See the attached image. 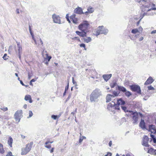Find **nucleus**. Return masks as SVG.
Wrapping results in <instances>:
<instances>
[{"label":"nucleus","mask_w":156,"mask_h":156,"mask_svg":"<svg viewBox=\"0 0 156 156\" xmlns=\"http://www.w3.org/2000/svg\"><path fill=\"white\" fill-rule=\"evenodd\" d=\"M94 32L95 33L93 34V35L98 36L101 34H106L108 32V30L105 28L103 26H100L95 30Z\"/></svg>","instance_id":"obj_1"},{"label":"nucleus","mask_w":156,"mask_h":156,"mask_svg":"<svg viewBox=\"0 0 156 156\" xmlns=\"http://www.w3.org/2000/svg\"><path fill=\"white\" fill-rule=\"evenodd\" d=\"M33 144V142H31L27 144L25 147L22 148L21 154L25 155L28 153L31 150Z\"/></svg>","instance_id":"obj_2"},{"label":"nucleus","mask_w":156,"mask_h":156,"mask_svg":"<svg viewBox=\"0 0 156 156\" xmlns=\"http://www.w3.org/2000/svg\"><path fill=\"white\" fill-rule=\"evenodd\" d=\"M78 29L81 31H84L87 32L90 28V24L87 21H83L78 26Z\"/></svg>","instance_id":"obj_3"},{"label":"nucleus","mask_w":156,"mask_h":156,"mask_svg":"<svg viewBox=\"0 0 156 156\" xmlns=\"http://www.w3.org/2000/svg\"><path fill=\"white\" fill-rule=\"evenodd\" d=\"M76 15L75 14H73L69 16V15L67 14L66 16V18L68 21L69 23H71V21L72 22L74 23L77 24L78 23V19L76 17Z\"/></svg>","instance_id":"obj_4"},{"label":"nucleus","mask_w":156,"mask_h":156,"mask_svg":"<svg viewBox=\"0 0 156 156\" xmlns=\"http://www.w3.org/2000/svg\"><path fill=\"white\" fill-rule=\"evenodd\" d=\"M112 102L114 103L113 104H112L111 103H109L108 105L107 108L108 110L115 113V110H119V105H116L115 102Z\"/></svg>","instance_id":"obj_5"},{"label":"nucleus","mask_w":156,"mask_h":156,"mask_svg":"<svg viewBox=\"0 0 156 156\" xmlns=\"http://www.w3.org/2000/svg\"><path fill=\"white\" fill-rule=\"evenodd\" d=\"M100 95V94L98 90H93L90 96V99L91 101H95Z\"/></svg>","instance_id":"obj_6"},{"label":"nucleus","mask_w":156,"mask_h":156,"mask_svg":"<svg viewBox=\"0 0 156 156\" xmlns=\"http://www.w3.org/2000/svg\"><path fill=\"white\" fill-rule=\"evenodd\" d=\"M14 118L16 122H19L21 118L23 117V111L19 110L17 111L14 114Z\"/></svg>","instance_id":"obj_7"},{"label":"nucleus","mask_w":156,"mask_h":156,"mask_svg":"<svg viewBox=\"0 0 156 156\" xmlns=\"http://www.w3.org/2000/svg\"><path fill=\"white\" fill-rule=\"evenodd\" d=\"M130 89L133 91L136 92L138 94H141V90L140 87L137 85H132L129 86Z\"/></svg>","instance_id":"obj_8"},{"label":"nucleus","mask_w":156,"mask_h":156,"mask_svg":"<svg viewBox=\"0 0 156 156\" xmlns=\"http://www.w3.org/2000/svg\"><path fill=\"white\" fill-rule=\"evenodd\" d=\"M29 30L30 32V33L32 36V38L34 40L35 44L36 45H39L41 44V45H43V42L41 40V39L40 38H38L37 40H36L34 37V36L33 35L32 32L31 31V28L30 26H29Z\"/></svg>","instance_id":"obj_9"},{"label":"nucleus","mask_w":156,"mask_h":156,"mask_svg":"<svg viewBox=\"0 0 156 156\" xmlns=\"http://www.w3.org/2000/svg\"><path fill=\"white\" fill-rule=\"evenodd\" d=\"M133 115L132 118L133 119V123L135 124H136L139 117L138 114L137 112H133L132 111H129Z\"/></svg>","instance_id":"obj_10"},{"label":"nucleus","mask_w":156,"mask_h":156,"mask_svg":"<svg viewBox=\"0 0 156 156\" xmlns=\"http://www.w3.org/2000/svg\"><path fill=\"white\" fill-rule=\"evenodd\" d=\"M125 102L121 98H120L117 100V104L119 106V105H121V107L122 109L125 112H126V110L127 109L126 107H124L123 105L125 104Z\"/></svg>","instance_id":"obj_11"},{"label":"nucleus","mask_w":156,"mask_h":156,"mask_svg":"<svg viewBox=\"0 0 156 156\" xmlns=\"http://www.w3.org/2000/svg\"><path fill=\"white\" fill-rule=\"evenodd\" d=\"M149 138L146 135H144L142 141V145L146 147H149V145L148 144Z\"/></svg>","instance_id":"obj_12"},{"label":"nucleus","mask_w":156,"mask_h":156,"mask_svg":"<svg viewBox=\"0 0 156 156\" xmlns=\"http://www.w3.org/2000/svg\"><path fill=\"white\" fill-rule=\"evenodd\" d=\"M52 18L54 23H60V18L59 16L54 14L52 16Z\"/></svg>","instance_id":"obj_13"},{"label":"nucleus","mask_w":156,"mask_h":156,"mask_svg":"<svg viewBox=\"0 0 156 156\" xmlns=\"http://www.w3.org/2000/svg\"><path fill=\"white\" fill-rule=\"evenodd\" d=\"M148 131L150 132H151V133H153L154 134L156 133V128L155 126L154 125H149Z\"/></svg>","instance_id":"obj_14"},{"label":"nucleus","mask_w":156,"mask_h":156,"mask_svg":"<svg viewBox=\"0 0 156 156\" xmlns=\"http://www.w3.org/2000/svg\"><path fill=\"white\" fill-rule=\"evenodd\" d=\"M74 12L79 14H84V13L83 12L82 8L79 7L75 9Z\"/></svg>","instance_id":"obj_15"},{"label":"nucleus","mask_w":156,"mask_h":156,"mask_svg":"<svg viewBox=\"0 0 156 156\" xmlns=\"http://www.w3.org/2000/svg\"><path fill=\"white\" fill-rule=\"evenodd\" d=\"M17 45L18 48V52L19 55V58L20 59L21 57V54L22 52V48L21 45L20 44V43H17Z\"/></svg>","instance_id":"obj_16"},{"label":"nucleus","mask_w":156,"mask_h":156,"mask_svg":"<svg viewBox=\"0 0 156 156\" xmlns=\"http://www.w3.org/2000/svg\"><path fill=\"white\" fill-rule=\"evenodd\" d=\"M76 33L77 35L81 37H84L87 36V32L84 31H82L81 32L76 31Z\"/></svg>","instance_id":"obj_17"},{"label":"nucleus","mask_w":156,"mask_h":156,"mask_svg":"<svg viewBox=\"0 0 156 156\" xmlns=\"http://www.w3.org/2000/svg\"><path fill=\"white\" fill-rule=\"evenodd\" d=\"M154 81V79L151 76H150L144 83L145 85H148L151 84Z\"/></svg>","instance_id":"obj_18"},{"label":"nucleus","mask_w":156,"mask_h":156,"mask_svg":"<svg viewBox=\"0 0 156 156\" xmlns=\"http://www.w3.org/2000/svg\"><path fill=\"white\" fill-rule=\"evenodd\" d=\"M139 126L143 129H146L145 124L143 119H141L139 124Z\"/></svg>","instance_id":"obj_19"},{"label":"nucleus","mask_w":156,"mask_h":156,"mask_svg":"<svg viewBox=\"0 0 156 156\" xmlns=\"http://www.w3.org/2000/svg\"><path fill=\"white\" fill-rule=\"evenodd\" d=\"M112 74H105L103 75L102 76L104 79L106 81L108 80L111 77Z\"/></svg>","instance_id":"obj_20"},{"label":"nucleus","mask_w":156,"mask_h":156,"mask_svg":"<svg viewBox=\"0 0 156 156\" xmlns=\"http://www.w3.org/2000/svg\"><path fill=\"white\" fill-rule=\"evenodd\" d=\"M24 99L26 101H29L30 103H31L32 102V100L31 99V96L30 95H26L25 96Z\"/></svg>","instance_id":"obj_21"},{"label":"nucleus","mask_w":156,"mask_h":156,"mask_svg":"<svg viewBox=\"0 0 156 156\" xmlns=\"http://www.w3.org/2000/svg\"><path fill=\"white\" fill-rule=\"evenodd\" d=\"M94 11V10L93 9V8L92 7L90 6L88 7V8L87 9V11L85 12H84V13L86 15H87V13H91L93 12Z\"/></svg>","instance_id":"obj_22"},{"label":"nucleus","mask_w":156,"mask_h":156,"mask_svg":"<svg viewBox=\"0 0 156 156\" xmlns=\"http://www.w3.org/2000/svg\"><path fill=\"white\" fill-rule=\"evenodd\" d=\"M13 139L11 136H9L8 140V144L10 147H12V144L13 143Z\"/></svg>","instance_id":"obj_23"},{"label":"nucleus","mask_w":156,"mask_h":156,"mask_svg":"<svg viewBox=\"0 0 156 156\" xmlns=\"http://www.w3.org/2000/svg\"><path fill=\"white\" fill-rule=\"evenodd\" d=\"M53 142V141H47L45 143V144L46 145L45 147L48 148H51V145L50 144H48L49 143L51 144Z\"/></svg>","instance_id":"obj_24"},{"label":"nucleus","mask_w":156,"mask_h":156,"mask_svg":"<svg viewBox=\"0 0 156 156\" xmlns=\"http://www.w3.org/2000/svg\"><path fill=\"white\" fill-rule=\"evenodd\" d=\"M83 39L84 42L87 43H88L90 42L92 40L91 38L90 37H87V38H84Z\"/></svg>","instance_id":"obj_25"},{"label":"nucleus","mask_w":156,"mask_h":156,"mask_svg":"<svg viewBox=\"0 0 156 156\" xmlns=\"http://www.w3.org/2000/svg\"><path fill=\"white\" fill-rule=\"evenodd\" d=\"M113 96L112 95L110 94H108L106 97V102H110L111 100V98Z\"/></svg>","instance_id":"obj_26"},{"label":"nucleus","mask_w":156,"mask_h":156,"mask_svg":"<svg viewBox=\"0 0 156 156\" xmlns=\"http://www.w3.org/2000/svg\"><path fill=\"white\" fill-rule=\"evenodd\" d=\"M118 88L119 90L120 91H121L123 92H125L126 91V89L122 86H119Z\"/></svg>","instance_id":"obj_27"},{"label":"nucleus","mask_w":156,"mask_h":156,"mask_svg":"<svg viewBox=\"0 0 156 156\" xmlns=\"http://www.w3.org/2000/svg\"><path fill=\"white\" fill-rule=\"evenodd\" d=\"M4 152V150L3 147V145L0 143V153L3 154Z\"/></svg>","instance_id":"obj_28"},{"label":"nucleus","mask_w":156,"mask_h":156,"mask_svg":"<svg viewBox=\"0 0 156 156\" xmlns=\"http://www.w3.org/2000/svg\"><path fill=\"white\" fill-rule=\"evenodd\" d=\"M86 138L85 136H80L79 140V142L80 143H81L82 141H83V139H86Z\"/></svg>","instance_id":"obj_29"},{"label":"nucleus","mask_w":156,"mask_h":156,"mask_svg":"<svg viewBox=\"0 0 156 156\" xmlns=\"http://www.w3.org/2000/svg\"><path fill=\"white\" fill-rule=\"evenodd\" d=\"M153 151L152 153L156 155V150H154L153 149H151L148 151V153H149L150 151Z\"/></svg>","instance_id":"obj_30"},{"label":"nucleus","mask_w":156,"mask_h":156,"mask_svg":"<svg viewBox=\"0 0 156 156\" xmlns=\"http://www.w3.org/2000/svg\"><path fill=\"white\" fill-rule=\"evenodd\" d=\"M139 32V30L137 29H134L132 30L131 32L133 34H136V33Z\"/></svg>","instance_id":"obj_31"},{"label":"nucleus","mask_w":156,"mask_h":156,"mask_svg":"<svg viewBox=\"0 0 156 156\" xmlns=\"http://www.w3.org/2000/svg\"><path fill=\"white\" fill-rule=\"evenodd\" d=\"M0 109L4 112L7 111L8 110V108L7 107H5L2 106L1 107Z\"/></svg>","instance_id":"obj_32"},{"label":"nucleus","mask_w":156,"mask_h":156,"mask_svg":"<svg viewBox=\"0 0 156 156\" xmlns=\"http://www.w3.org/2000/svg\"><path fill=\"white\" fill-rule=\"evenodd\" d=\"M46 59H48V62H49L50 60V59L51 58V56H49L48 55V54H46Z\"/></svg>","instance_id":"obj_33"},{"label":"nucleus","mask_w":156,"mask_h":156,"mask_svg":"<svg viewBox=\"0 0 156 156\" xmlns=\"http://www.w3.org/2000/svg\"><path fill=\"white\" fill-rule=\"evenodd\" d=\"M80 46L81 47H83V48H84V50H86L87 49L86 48V45H85V44H83V43L81 44H80Z\"/></svg>","instance_id":"obj_34"},{"label":"nucleus","mask_w":156,"mask_h":156,"mask_svg":"<svg viewBox=\"0 0 156 156\" xmlns=\"http://www.w3.org/2000/svg\"><path fill=\"white\" fill-rule=\"evenodd\" d=\"M116 85V83L114 82L111 83L110 84V86L111 88L114 87Z\"/></svg>","instance_id":"obj_35"},{"label":"nucleus","mask_w":156,"mask_h":156,"mask_svg":"<svg viewBox=\"0 0 156 156\" xmlns=\"http://www.w3.org/2000/svg\"><path fill=\"white\" fill-rule=\"evenodd\" d=\"M72 39L73 40H76L79 41H80V38L78 37H75L74 38H73Z\"/></svg>","instance_id":"obj_36"},{"label":"nucleus","mask_w":156,"mask_h":156,"mask_svg":"<svg viewBox=\"0 0 156 156\" xmlns=\"http://www.w3.org/2000/svg\"><path fill=\"white\" fill-rule=\"evenodd\" d=\"M148 90H154V88L151 86H150L148 87Z\"/></svg>","instance_id":"obj_37"},{"label":"nucleus","mask_w":156,"mask_h":156,"mask_svg":"<svg viewBox=\"0 0 156 156\" xmlns=\"http://www.w3.org/2000/svg\"><path fill=\"white\" fill-rule=\"evenodd\" d=\"M51 117L54 120H55L57 118H58L57 115H51Z\"/></svg>","instance_id":"obj_38"},{"label":"nucleus","mask_w":156,"mask_h":156,"mask_svg":"<svg viewBox=\"0 0 156 156\" xmlns=\"http://www.w3.org/2000/svg\"><path fill=\"white\" fill-rule=\"evenodd\" d=\"M29 117H31L33 115V113L31 111H29Z\"/></svg>","instance_id":"obj_39"},{"label":"nucleus","mask_w":156,"mask_h":156,"mask_svg":"<svg viewBox=\"0 0 156 156\" xmlns=\"http://www.w3.org/2000/svg\"><path fill=\"white\" fill-rule=\"evenodd\" d=\"M113 94L115 96H117L119 94V93H117V92L116 91H114L113 92Z\"/></svg>","instance_id":"obj_40"},{"label":"nucleus","mask_w":156,"mask_h":156,"mask_svg":"<svg viewBox=\"0 0 156 156\" xmlns=\"http://www.w3.org/2000/svg\"><path fill=\"white\" fill-rule=\"evenodd\" d=\"M6 56L7 54H5L3 57V59L5 60L7 59L8 58L6 57Z\"/></svg>","instance_id":"obj_41"},{"label":"nucleus","mask_w":156,"mask_h":156,"mask_svg":"<svg viewBox=\"0 0 156 156\" xmlns=\"http://www.w3.org/2000/svg\"><path fill=\"white\" fill-rule=\"evenodd\" d=\"M112 154L111 153L108 152L106 154H105V156H112Z\"/></svg>","instance_id":"obj_42"},{"label":"nucleus","mask_w":156,"mask_h":156,"mask_svg":"<svg viewBox=\"0 0 156 156\" xmlns=\"http://www.w3.org/2000/svg\"><path fill=\"white\" fill-rule=\"evenodd\" d=\"M139 30V32H140V31L142 32L143 30V28L141 27H139L138 29Z\"/></svg>","instance_id":"obj_43"},{"label":"nucleus","mask_w":156,"mask_h":156,"mask_svg":"<svg viewBox=\"0 0 156 156\" xmlns=\"http://www.w3.org/2000/svg\"><path fill=\"white\" fill-rule=\"evenodd\" d=\"M131 95V94L130 92L127 91V98H128Z\"/></svg>","instance_id":"obj_44"},{"label":"nucleus","mask_w":156,"mask_h":156,"mask_svg":"<svg viewBox=\"0 0 156 156\" xmlns=\"http://www.w3.org/2000/svg\"><path fill=\"white\" fill-rule=\"evenodd\" d=\"M151 140H152L154 143H156V138H154L152 139Z\"/></svg>","instance_id":"obj_45"},{"label":"nucleus","mask_w":156,"mask_h":156,"mask_svg":"<svg viewBox=\"0 0 156 156\" xmlns=\"http://www.w3.org/2000/svg\"><path fill=\"white\" fill-rule=\"evenodd\" d=\"M150 136L151 137V140L155 137V136L153 134H151Z\"/></svg>","instance_id":"obj_46"},{"label":"nucleus","mask_w":156,"mask_h":156,"mask_svg":"<svg viewBox=\"0 0 156 156\" xmlns=\"http://www.w3.org/2000/svg\"><path fill=\"white\" fill-rule=\"evenodd\" d=\"M32 77V75L30 73L28 74V78L29 79H30Z\"/></svg>","instance_id":"obj_47"},{"label":"nucleus","mask_w":156,"mask_h":156,"mask_svg":"<svg viewBox=\"0 0 156 156\" xmlns=\"http://www.w3.org/2000/svg\"><path fill=\"white\" fill-rule=\"evenodd\" d=\"M68 88H69V84H68V85L65 87V91H66L68 89Z\"/></svg>","instance_id":"obj_48"},{"label":"nucleus","mask_w":156,"mask_h":156,"mask_svg":"<svg viewBox=\"0 0 156 156\" xmlns=\"http://www.w3.org/2000/svg\"><path fill=\"white\" fill-rule=\"evenodd\" d=\"M77 112V108H76L75 110V112H71V114H72L73 115H74L75 113H76Z\"/></svg>","instance_id":"obj_49"},{"label":"nucleus","mask_w":156,"mask_h":156,"mask_svg":"<svg viewBox=\"0 0 156 156\" xmlns=\"http://www.w3.org/2000/svg\"><path fill=\"white\" fill-rule=\"evenodd\" d=\"M127 156H134V155L131 153L127 154Z\"/></svg>","instance_id":"obj_50"},{"label":"nucleus","mask_w":156,"mask_h":156,"mask_svg":"<svg viewBox=\"0 0 156 156\" xmlns=\"http://www.w3.org/2000/svg\"><path fill=\"white\" fill-rule=\"evenodd\" d=\"M155 33H156V30H154L152 31V32L151 33V34H155Z\"/></svg>","instance_id":"obj_51"},{"label":"nucleus","mask_w":156,"mask_h":156,"mask_svg":"<svg viewBox=\"0 0 156 156\" xmlns=\"http://www.w3.org/2000/svg\"><path fill=\"white\" fill-rule=\"evenodd\" d=\"M112 145V142L111 141H110L109 143V146L111 147Z\"/></svg>","instance_id":"obj_52"},{"label":"nucleus","mask_w":156,"mask_h":156,"mask_svg":"<svg viewBox=\"0 0 156 156\" xmlns=\"http://www.w3.org/2000/svg\"><path fill=\"white\" fill-rule=\"evenodd\" d=\"M27 105L26 104H25L23 106V107L25 108V109H26L27 108Z\"/></svg>","instance_id":"obj_53"},{"label":"nucleus","mask_w":156,"mask_h":156,"mask_svg":"<svg viewBox=\"0 0 156 156\" xmlns=\"http://www.w3.org/2000/svg\"><path fill=\"white\" fill-rule=\"evenodd\" d=\"M36 79H32V80H31L30 81H31V82H35V81H36Z\"/></svg>","instance_id":"obj_54"},{"label":"nucleus","mask_w":156,"mask_h":156,"mask_svg":"<svg viewBox=\"0 0 156 156\" xmlns=\"http://www.w3.org/2000/svg\"><path fill=\"white\" fill-rule=\"evenodd\" d=\"M54 149V148H51V150L50 151V152L51 153H52L53 152Z\"/></svg>","instance_id":"obj_55"},{"label":"nucleus","mask_w":156,"mask_h":156,"mask_svg":"<svg viewBox=\"0 0 156 156\" xmlns=\"http://www.w3.org/2000/svg\"><path fill=\"white\" fill-rule=\"evenodd\" d=\"M143 17H142L139 21H138L137 22V25L138 26L140 23V21L141 20V19Z\"/></svg>","instance_id":"obj_56"},{"label":"nucleus","mask_w":156,"mask_h":156,"mask_svg":"<svg viewBox=\"0 0 156 156\" xmlns=\"http://www.w3.org/2000/svg\"><path fill=\"white\" fill-rule=\"evenodd\" d=\"M16 13L17 14H19L20 13L19 9H16Z\"/></svg>","instance_id":"obj_57"},{"label":"nucleus","mask_w":156,"mask_h":156,"mask_svg":"<svg viewBox=\"0 0 156 156\" xmlns=\"http://www.w3.org/2000/svg\"><path fill=\"white\" fill-rule=\"evenodd\" d=\"M144 38L143 37H141L140 38L139 40L140 41H142L143 40Z\"/></svg>","instance_id":"obj_58"},{"label":"nucleus","mask_w":156,"mask_h":156,"mask_svg":"<svg viewBox=\"0 0 156 156\" xmlns=\"http://www.w3.org/2000/svg\"><path fill=\"white\" fill-rule=\"evenodd\" d=\"M152 9V8H151V9H148V10H147V12H149V11H151V10H153V9Z\"/></svg>","instance_id":"obj_59"},{"label":"nucleus","mask_w":156,"mask_h":156,"mask_svg":"<svg viewBox=\"0 0 156 156\" xmlns=\"http://www.w3.org/2000/svg\"><path fill=\"white\" fill-rule=\"evenodd\" d=\"M21 137L23 139H24L25 138V136H24L23 135H21Z\"/></svg>","instance_id":"obj_60"},{"label":"nucleus","mask_w":156,"mask_h":156,"mask_svg":"<svg viewBox=\"0 0 156 156\" xmlns=\"http://www.w3.org/2000/svg\"><path fill=\"white\" fill-rule=\"evenodd\" d=\"M20 83L23 86H24V84L23 83V82L21 81H20Z\"/></svg>","instance_id":"obj_61"},{"label":"nucleus","mask_w":156,"mask_h":156,"mask_svg":"<svg viewBox=\"0 0 156 156\" xmlns=\"http://www.w3.org/2000/svg\"><path fill=\"white\" fill-rule=\"evenodd\" d=\"M66 91H65L64 93H63V96H64L65 95H66Z\"/></svg>","instance_id":"obj_62"},{"label":"nucleus","mask_w":156,"mask_h":156,"mask_svg":"<svg viewBox=\"0 0 156 156\" xmlns=\"http://www.w3.org/2000/svg\"><path fill=\"white\" fill-rule=\"evenodd\" d=\"M30 85L33 86V84H32V82H31V81H30Z\"/></svg>","instance_id":"obj_63"},{"label":"nucleus","mask_w":156,"mask_h":156,"mask_svg":"<svg viewBox=\"0 0 156 156\" xmlns=\"http://www.w3.org/2000/svg\"><path fill=\"white\" fill-rule=\"evenodd\" d=\"M152 9H153V10H156V8L152 7Z\"/></svg>","instance_id":"obj_64"}]
</instances>
